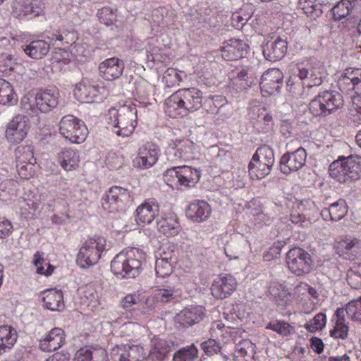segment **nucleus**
<instances>
[{"mask_svg":"<svg viewBox=\"0 0 361 361\" xmlns=\"http://www.w3.org/2000/svg\"><path fill=\"white\" fill-rule=\"evenodd\" d=\"M47 38L49 40V43L42 39L34 40L24 48V51L34 59H40L49 51L50 44L53 46L63 47V49L60 48L59 51L54 52L53 59L56 62L68 63L70 61L69 53L65 49L76 42L78 39L76 32L73 30L59 28L51 32H47Z\"/></svg>","mask_w":361,"mask_h":361,"instance_id":"f257e3e1","label":"nucleus"},{"mask_svg":"<svg viewBox=\"0 0 361 361\" xmlns=\"http://www.w3.org/2000/svg\"><path fill=\"white\" fill-rule=\"evenodd\" d=\"M202 92L195 87L183 88L172 94L165 102L164 111L171 118L183 117L202 107Z\"/></svg>","mask_w":361,"mask_h":361,"instance_id":"f03ea898","label":"nucleus"},{"mask_svg":"<svg viewBox=\"0 0 361 361\" xmlns=\"http://www.w3.org/2000/svg\"><path fill=\"white\" fill-rule=\"evenodd\" d=\"M145 252L137 247H128L117 254L111 262L112 273L122 279L135 278L143 269Z\"/></svg>","mask_w":361,"mask_h":361,"instance_id":"7ed1b4c3","label":"nucleus"},{"mask_svg":"<svg viewBox=\"0 0 361 361\" xmlns=\"http://www.w3.org/2000/svg\"><path fill=\"white\" fill-rule=\"evenodd\" d=\"M57 89L39 90L35 94L27 93L20 99V109L30 117L39 121V114H47L55 109L59 101Z\"/></svg>","mask_w":361,"mask_h":361,"instance_id":"20e7f679","label":"nucleus"},{"mask_svg":"<svg viewBox=\"0 0 361 361\" xmlns=\"http://www.w3.org/2000/svg\"><path fill=\"white\" fill-rule=\"evenodd\" d=\"M137 110L135 104L124 105L118 109H111L108 111V123L118 136L128 137L137 125Z\"/></svg>","mask_w":361,"mask_h":361,"instance_id":"39448f33","label":"nucleus"},{"mask_svg":"<svg viewBox=\"0 0 361 361\" xmlns=\"http://www.w3.org/2000/svg\"><path fill=\"white\" fill-rule=\"evenodd\" d=\"M329 176L340 183H350L361 178V157L340 156L329 168Z\"/></svg>","mask_w":361,"mask_h":361,"instance_id":"423d86ee","label":"nucleus"},{"mask_svg":"<svg viewBox=\"0 0 361 361\" xmlns=\"http://www.w3.org/2000/svg\"><path fill=\"white\" fill-rule=\"evenodd\" d=\"M201 177V171L190 166H173L163 175L164 182L173 189H190L195 186Z\"/></svg>","mask_w":361,"mask_h":361,"instance_id":"0eeeda50","label":"nucleus"},{"mask_svg":"<svg viewBox=\"0 0 361 361\" xmlns=\"http://www.w3.org/2000/svg\"><path fill=\"white\" fill-rule=\"evenodd\" d=\"M106 239L100 235L90 237L84 241L76 257V263L83 269H87L101 259L106 248Z\"/></svg>","mask_w":361,"mask_h":361,"instance_id":"6e6552de","label":"nucleus"},{"mask_svg":"<svg viewBox=\"0 0 361 361\" xmlns=\"http://www.w3.org/2000/svg\"><path fill=\"white\" fill-rule=\"evenodd\" d=\"M343 106V96L336 91L320 92L309 104L310 112L314 116L326 117Z\"/></svg>","mask_w":361,"mask_h":361,"instance_id":"1a4fd4ad","label":"nucleus"},{"mask_svg":"<svg viewBox=\"0 0 361 361\" xmlns=\"http://www.w3.org/2000/svg\"><path fill=\"white\" fill-rule=\"evenodd\" d=\"M274 153L268 145L258 147L248 164V172L252 179H262L268 176L274 164Z\"/></svg>","mask_w":361,"mask_h":361,"instance_id":"9d476101","label":"nucleus"},{"mask_svg":"<svg viewBox=\"0 0 361 361\" xmlns=\"http://www.w3.org/2000/svg\"><path fill=\"white\" fill-rule=\"evenodd\" d=\"M59 131L65 140L75 144L83 142L88 135L85 123L71 114L61 118L59 123Z\"/></svg>","mask_w":361,"mask_h":361,"instance_id":"9b49d317","label":"nucleus"},{"mask_svg":"<svg viewBox=\"0 0 361 361\" xmlns=\"http://www.w3.org/2000/svg\"><path fill=\"white\" fill-rule=\"evenodd\" d=\"M286 264L292 274L302 276L311 272L314 267V260L307 251L299 247H294L286 254Z\"/></svg>","mask_w":361,"mask_h":361,"instance_id":"f8f14e48","label":"nucleus"},{"mask_svg":"<svg viewBox=\"0 0 361 361\" xmlns=\"http://www.w3.org/2000/svg\"><path fill=\"white\" fill-rule=\"evenodd\" d=\"M45 8L44 0H13L11 15L20 21H29L44 15Z\"/></svg>","mask_w":361,"mask_h":361,"instance_id":"ddd939ff","label":"nucleus"},{"mask_svg":"<svg viewBox=\"0 0 361 361\" xmlns=\"http://www.w3.org/2000/svg\"><path fill=\"white\" fill-rule=\"evenodd\" d=\"M197 145L187 137L171 140L166 148V155L171 161H190L197 152Z\"/></svg>","mask_w":361,"mask_h":361,"instance_id":"4468645a","label":"nucleus"},{"mask_svg":"<svg viewBox=\"0 0 361 361\" xmlns=\"http://www.w3.org/2000/svg\"><path fill=\"white\" fill-rule=\"evenodd\" d=\"M129 198L128 190L119 186H112L102 197L101 204L104 210L114 213L121 209L125 202Z\"/></svg>","mask_w":361,"mask_h":361,"instance_id":"2eb2a0df","label":"nucleus"},{"mask_svg":"<svg viewBox=\"0 0 361 361\" xmlns=\"http://www.w3.org/2000/svg\"><path fill=\"white\" fill-rule=\"evenodd\" d=\"M30 120L25 115L17 114L8 123L6 137L11 144H18L27 136L30 129Z\"/></svg>","mask_w":361,"mask_h":361,"instance_id":"dca6fc26","label":"nucleus"},{"mask_svg":"<svg viewBox=\"0 0 361 361\" xmlns=\"http://www.w3.org/2000/svg\"><path fill=\"white\" fill-rule=\"evenodd\" d=\"M159 156V147L154 142H147L139 147L134 163L138 168L149 169L157 162Z\"/></svg>","mask_w":361,"mask_h":361,"instance_id":"f3484780","label":"nucleus"},{"mask_svg":"<svg viewBox=\"0 0 361 361\" xmlns=\"http://www.w3.org/2000/svg\"><path fill=\"white\" fill-rule=\"evenodd\" d=\"M237 286V281L233 276L221 274L213 281L211 293L215 298L225 299L231 295L236 290Z\"/></svg>","mask_w":361,"mask_h":361,"instance_id":"a211bd4d","label":"nucleus"},{"mask_svg":"<svg viewBox=\"0 0 361 361\" xmlns=\"http://www.w3.org/2000/svg\"><path fill=\"white\" fill-rule=\"evenodd\" d=\"M283 74L279 68H269L261 77L259 83L262 94L269 97L279 92L283 85Z\"/></svg>","mask_w":361,"mask_h":361,"instance_id":"6ab92c4d","label":"nucleus"},{"mask_svg":"<svg viewBox=\"0 0 361 361\" xmlns=\"http://www.w3.org/2000/svg\"><path fill=\"white\" fill-rule=\"evenodd\" d=\"M307 159V152L303 147H299L293 152L284 154L280 159V169L284 174L297 171L302 169Z\"/></svg>","mask_w":361,"mask_h":361,"instance_id":"aec40b11","label":"nucleus"},{"mask_svg":"<svg viewBox=\"0 0 361 361\" xmlns=\"http://www.w3.org/2000/svg\"><path fill=\"white\" fill-rule=\"evenodd\" d=\"M334 247L341 255L350 261L361 256V240L356 238L342 237L335 241Z\"/></svg>","mask_w":361,"mask_h":361,"instance_id":"412c9836","label":"nucleus"},{"mask_svg":"<svg viewBox=\"0 0 361 361\" xmlns=\"http://www.w3.org/2000/svg\"><path fill=\"white\" fill-rule=\"evenodd\" d=\"M159 204L155 198H148L140 204L135 212V220L138 224L152 223L159 215Z\"/></svg>","mask_w":361,"mask_h":361,"instance_id":"4be33fe9","label":"nucleus"},{"mask_svg":"<svg viewBox=\"0 0 361 361\" xmlns=\"http://www.w3.org/2000/svg\"><path fill=\"white\" fill-rule=\"evenodd\" d=\"M124 70L123 61L117 57L105 59L99 65L100 76L105 80L114 81L119 78Z\"/></svg>","mask_w":361,"mask_h":361,"instance_id":"5701e85b","label":"nucleus"},{"mask_svg":"<svg viewBox=\"0 0 361 361\" xmlns=\"http://www.w3.org/2000/svg\"><path fill=\"white\" fill-rule=\"evenodd\" d=\"M361 83V72L359 70L346 69L337 81L338 88L344 94L353 95L358 94L356 91L357 86Z\"/></svg>","mask_w":361,"mask_h":361,"instance_id":"b1692460","label":"nucleus"},{"mask_svg":"<svg viewBox=\"0 0 361 361\" xmlns=\"http://www.w3.org/2000/svg\"><path fill=\"white\" fill-rule=\"evenodd\" d=\"M212 214L209 204L202 200H195L190 202L185 209V216L193 222L200 223L207 220Z\"/></svg>","mask_w":361,"mask_h":361,"instance_id":"393cba45","label":"nucleus"},{"mask_svg":"<svg viewBox=\"0 0 361 361\" xmlns=\"http://www.w3.org/2000/svg\"><path fill=\"white\" fill-rule=\"evenodd\" d=\"M249 46L241 39H231L221 48L222 57L226 61H236L247 54Z\"/></svg>","mask_w":361,"mask_h":361,"instance_id":"a878e982","label":"nucleus"},{"mask_svg":"<svg viewBox=\"0 0 361 361\" xmlns=\"http://www.w3.org/2000/svg\"><path fill=\"white\" fill-rule=\"evenodd\" d=\"M288 49L287 37H277L268 41L263 48L264 57L271 61H276L286 55Z\"/></svg>","mask_w":361,"mask_h":361,"instance_id":"bb28decb","label":"nucleus"},{"mask_svg":"<svg viewBox=\"0 0 361 361\" xmlns=\"http://www.w3.org/2000/svg\"><path fill=\"white\" fill-rule=\"evenodd\" d=\"M205 314V308L201 305H191L182 310L176 316L178 322L188 326L199 323L202 320Z\"/></svg>","mask_w":361,"mask_h":361,"instance_id":"cd10ccee","label":"nucleus"},{"mask_svg":"<svg viewBox=\"0 0 361 361\" xmlns=\"http://www.w3.org/2000/svg\"><path fill=\"white\" fill-rule=\"evenodd\" d=\"M65 343L64 331L58 327L52 329L39 341V348L44 352L59 349Z\"/></svg>","mask_w":361,"mask_h":361,"instance_id":"c85d7f7f","label":"nucleus"},{"mask_svg":"<svg viewBox=\"0 0 361 361\" xmlns=\"http://www.w3.org/2000/svg\"><path fill=\"white\" fill-rule=\"evenodd\" d=\"M348 212V206L345 200L340 198L328 207L323 208L320 212V215L326 221H338L343 219Z\"/></svg>","mask_w":361,"mask_h":361,"instance_id":"c756f323","label":"nucleus"},{"mask_svg":"<svg viewBox=\"0 0 361 361\" xmlns=\"http://www.w3.org/2000/svg\"><path fill=\"white\" fill-rule=\"evenodd\" d=\"M43 306L51 311H61L64 309V297L61 290L49 288L42 293Z\"/></svg>","mask_w":361,"mask_h":361,"instance_id":"7c9ffc66","label":"nucleus"},{"mask_svg":"<svg viewBox=\"0 0 361 361\" xmlns=\"http://www.w3.org/2000/svg\"><path fill=\"white\" fill-rule=\"evenodd\" d=\"M74 361H108V355L102 347L85 346L75 353Z\"/></svg>","mask_w":361,"mask_h":361,"instance_id":"2f4dec72","label":"nucleus"},{"mask_svg":"<svg viewBox=\"0 0 361 361\" xmlns=\"http://www.w3.org/2000/svg\"><path fill=\"white\" fill-rule=\"evenodd\" d=\"M17 331L11 326H0V356L10 351L18 339Z\"/></svg>","mask_w":361,"mask_h":361,"instance_id":"473e14b6","label":"nucleus"},{"mask_svg":"<svg viewBox=\"0 0 361 361\" xmlns=\"http://www.w3.org/2000/svg\"><path fill=\"white\" fill-rule=\"evenodd\" d=\"M98 94V87L85 82L77 84L73 90V94L76 99L84 103L94 102Z\"/></svg>","mask_w":361,"mask_h":361,"instance_id":"72a5a7b5","label":"nucleus"},{"mask_svg":"<svg viewBox=\"0 0 361 361\" xmlns=\"http://www.w3.org/2000/svg\"><path fill=\"white\" fill-rule=\"evenodd\" d=\"M57 160L65 171L75 170L79 166V153L71 148H64L58 153Z\"/></svg>","mask_w":361,"mask_h":361,"instance_id":"f704fd0d","label":"nucleus"},{"mask_svg":"<svg viewBox=\"0 0 361 361\" xmlns=\"http://www.w3.org/2000/svg\"><path fill=\"white\" fill-rule=\"evenodd\" d=\"M312 73L311 65L307 66H298L297 75H293L287 81V86L289 91L293 93H298L302 85H305V82H308L309 78Z\"/></svg>","mask_w":361,"mask_h":361,"instance_id":"c9c22d12","label":"nucleus"},{"mask_svg":"<svg viewBox=\"0 0 361 361\" xmlns=\"http://www.w3.org/2000/svg\"><path fill=\"white\" fill-rule=\"evenodd\" d=\"M18 101V96L13 85L6 80L0 78V105L13 106Z\"/></svg>","mask_w":361,"mask_h":361,"instance_id":"e433bc0d","label":"nucleus"},{"mask_svg":"<svg viewBox=\"0 0 361 361\" xmlns=\"http://www.w3.org/2000/svg\"><path fill=\"white\" fill-rule=\"evenodd\" d=\"M361 0H341L332 8V19L340 21L349 16Z\"/></svg>","mask_w":361,"mask_h":361,"instance_id":"4c0bfd02","label":"nucleus"},{"mask_svg":"<svg viewBox=\"0 0 361 361\" xmlns=\"http://www.w3.org/2000/svg\"><path fill=\"white\" fill-rule=\"evenodd\" d=\"M158 231L167 237L177 235L180 231V225L176 216L162 218L157 221Z\"/></svg>","mask_w":361,"mask_h":361,"instance_id":"58836bf2","label":"nucleus"},{"mask_svg":"<svg viewBox=\"0 0 361 361\" xmlns=\"http://www.w3.org/2000/svg\"><path fill=\"white\" fill-rule=\"evenodd\" d=\"M345 309L338 308L336 311L335 326L330 331L331 336L335 338L345 339L348 337L349 327L345 321Z\"/></svg>","mask_w":361,"mask_h":361,"instance_id":"ea45409f","label":"nucleus"},{"mask_svg":"<svg viewBox=\"0 0 361 361\" xmlns=\"http://www.w3.org/2000/svg\"><path fill=\"white\" fill-rule=\"evenodd\" d=\"M325 4L323 0H299L298 8L303 11L307 16L316 18L322 13V5Z\"/></svg>","mask_w":361,"mask_h":361,"instance_id":"a19ab883","label":"nucleus"},{"mask_svg":"<svg viewBox=\"0 0 361 361\" xmlns=\"http://www.w3.org/2000/svg\"><path fill=\"white\" fill-rule=\"evenodd\" d=\"M152 349L150 355L157 360L161 361L167 356L171 350V346L168 342L157 336L153 337L151 341Z\"/></svg>","mask_w":361,"mask_h":361,"instance_id":"79ce46f5","label":"nucleus"},{"mask_svg":"<svg viewBox=\"0 0 361 361\" xmlns=\"http://www.w3.org/2000/svg\"><path fill=\"white\" fill-rule=\"evenodd\" d=\"M14 157L16 165L37 160L34 154L33 147L30 145L18 146L14 151Z\"/></svg>","mask_w":361,"mask_h":361,"instance_id":"37998d69","label":"nucleus"},{"mask_svg":"<svg viewBox=\"0 0 361 361\" xmlns=\"http://www.w3.org/2000/svg\"><path fill=\"white\" fill-rule=\"evenodd\" d=\"M311 66L312 73L309 76L308 82H305V85L310 87L321 85L326 75V68L322 63H316Z\"/></svg>","mask_w":361,"mask_h":361,"instance_id":"c03bdc74","label":"nucleus"},{"mask_svg":"<svg viewBox=\"0 0 361 361\" xmlns=\"http://www.w3.org/2000/svg\"><path fill=\"white\" fill-rule=\"evenodd\" d=\"M265 329L272 330L282 336H289L295 332V327L283 320L271 321Z\"/></svg>","mask_w":361,"mask_h":361,"instance_id":"a18cd8bd","label":"nucleus"},{"mask_svg":"<svg viewBox=\"0 0 361 361\" xmlns=\"http://www.w3.org/2000/svg\"><path fill=\"white\" fill-rule=\"evenodd\" d=\"M42 255L39 252L34 255V264L38 274L49 276L53 274L55 267L47 262Z\"/></svg>","mask_w":361,"mask_h":361,"instance_id":"49530a36","label":"nucleus"},{"mask_svg":"<svg viewBox=\"0 0 361 361\" xmlns=\"http://www.w3.org/2000/svg\"><path fill=\"white\" fill-rule=\"evenodd\" d=\"M198 350L192 344L186 348H183L176 352L173 357V361H194L197 357Z\"/></svg>","mask_w":361,"mask_h":361,"instance_id":"de8ad7c7","label":"nucleus"},{"mask_svg":"<svg viewBox=\"0 0 361 361\" xmlns=\"http://www.w3.org/2000/svg\"><path fill=\"white\" fill-rule=\"evenodd\" d=\"M319 294L316 290L315 294L312 295H307V298H303L301 301L296 303L298 308L305 314H310L317 308L319 302Z\"/></svg>","mask_w":361,"mask_h":361,"instance_id":"09e8293b","label":"nucleus"},{"mask_svg":"<svg viewBox=\"0 0 361 361\" xmlns=\"http://www.w3.org/2000/svg\"><path fill=\"white\" fill-rule=\"evenodd\" d=\"M16 169L21 178L26 180L30 179L35 176L37 171L38 166L37 164V160L16 165Z\"/></svg>","mask_w":361,"mask_h":361,"instance_id":"8fccbe9b","label":"nucleus"},{"mask_svg":"<svg viewBox=\"0 0 361 361\" xmlns=\"http://www.w3.org/2000/svg\"><path fill=\"white\" fill-rule=\"evenodd\" d=\"M326 323V314L322 312L317 314L312 319L309 320L305 325V329L311 333L322 331Z\"/></svg>","mask_w":361,"mask_h":361,"instance_id":"3c124183","label":"nucleus"},{"mask_svg":"<svg viewBox=\"0 0 361 361\" xmlns=\"http://www.w3.org/2000/svg\"><path fill=\"white\" fill-rule=\"evenodd\" d=\"M316 293V289L310 286L307 283L300 282L293 289V298L295 304L301 301L303 298H307V295H312Z\"/></svg>","mask_w":361,"mask_h":361,"instance_id":"603ef678","label":"nucleus"},{"mask_svg":"<svg viewBox=\"0 0 361 361\" xmlns=\"http://www.w3.org/2000/svg\"><path fill=\"white\" fill-rule=\"evenodd\" d=\"M116 8H112L109 6L98 9L97 16L99 21L106 25H111L116 21Z\"/></svg>","mask_w":361,"mask_h":361,"instance_id":"864d4df0","label":"nucleus"},{"mask_svg":"<svg viewBox=\"0 0 361 361\" xmlns=\"http://www.w3.org/2000/svg\"><path fill=\"white\" fill-rule=\"evenodd\" d=\"M345 312L348 317L361 323V296L348 302Z\"/></svg>","mask_w":361,"mask_h":361,"instance_id":"5fc2aeb1","label":"nucleus"},{"mask_svg":"<svg viewBox=\"0 0 361 361\" xmlns=\"http://www.w3.org/2000/svg\"><path fill=\"white\" fill-rule=\"evenodd\" d=\"M352 108L350 109V120L354 125L361 124V95H353Z\"/></svg>","mask_w":361,"mask_h":361,"instance_id":"6e6d98bb","label":"nucleus"},{"mask_svg":"<svg viewBox=\"0 0 361 361\" xmlns=\"http://www.w3.org/2000/svg\"><path fill=\"white\" fill-rule=\"evenodd\" d=\"M16 62L11 54H0V75H8L13 70Z\"/></svg>","mask_w":361,"mask_h":361,"instance_id":"4d7b16f0","label":"nucleus"},{"mask_svg":"<svg viewBox=\"0 0 361 361\" xmlns=\"http://www.w3.org/2000/svg\"><path fill=\"white\" fill-rule=\"evenodd\" d=\"M111 355L114 361H131L128 350V345H116L111 352Z\"/></svg>","mask_w":361,"mask_h":361,"instance_id":"13d9d810","label":"nucleus"},{"mask_svg":"<svg viewBox=\"0 0 361 361\" xmlns=\"http://www.w3.org/2000/svg\"><path fill=\"white\" fill-rule=\"evenodd\" d=\"M157 301L161 303L169 302L175 298V288L168 287L167 288H158L154 292Z\"/></svg>","mask_w":361,"mask_h":361,"instance_id":"bf43d9fd","label":"nucleus"},{"mask_svg":"<svg viewBox=\"0 0 361 361\" xmlns=\"http://www.w3.org/2000/svg\"><path fill=\"white\" fill-rule=\"evenodd\" d=\"M155 271L157 276L164 278L170 276L173 272L172 262H166L163 259L157 258Z\"/></svg>","mask_w":361,"mask_h":361,"instance_id":"052dcab7","label":"nucleus"},{"mask_svg":"<svg viewBox=\"0 0 361 361\" xmlns=\"http://www.w3.org/2000/svg\"><path fill=\"white\" fill-rule=\"evenodd\" d=\"M163 80L165 82L167 87H171L178 85L182 79L176 69L168 68L164 73Z\"/></svg>","mask_w":361,"mask_h":361,"instance_id":"680f3d73","label":"nucleus"},{"mask_svg":"<svg viewBox=\"0 0 361 361\" xmlns=\"http://www.w3.org/2000/svg\"><path fill=\"white\" fill-rule=\"evenodd\" d=\"M226 97L222 95H214L211 97H208L204 104L209 106V109H207L208 111L214 112L218 110V109L226 104Z\"/></svg>","mask_w":361,"mask_h":361,"instance_id":"e2e57ef3","label":"nucleus"},{"mask_svg":"<svg viewBox=\"0 0 361 361\" xmlns=\"http://www.w3.org/2000/svg\"><path fill=\"white\" fill-rule=\"evenodd\" d=\"M346 280L352 288H361V274L358 271L354 269L348 270Z\"/></svg>","mask_w":361,"mask_h":361,"instance_id":"0e129e2a","label":"nucleus"},{"mask_svg":"<svg viewBox=\"0 0 361 361\" xmlns=\"http://www.w3.org/2000/svg\"><path fill=\"white\" fill-rule=\"evenodd\" d=\"M13 224L8 219L0 216V239L9 237L13 232Z\"/></svg>","mask_w":361,"mask_h":361,"instance_id":"69168bd1","label":"nucleus"},{"mask_svg":"<svg viewBox=\"0 0 361 361\" xmlns=\"http://www.w3.org/2000/svg\"><path fill=\"white\" fill-rule=\"evenodd\" d=\"M128 350L131 361H140L145 357L144 348L140 345H128Z\"/></svg>","mask_w":361,"mask_h":361,"instance_id":"338daca9","label":"nucleus"},{"mask_svg":"<svg viewBox=\"0 0 361 361\" xmlns=\"http://www.w3.org/2000/svg\"><path fill=\"white\" fill-rule=\"evenodd\" d=\"M202 348L208 355L217 353L220 350L219 343L214 339H209L203 342L202 343Z\"/></svg>","mask_w":361,"mask_h":361,"instance_id":"774afa93","label":"nucleus"}]
</instances>
